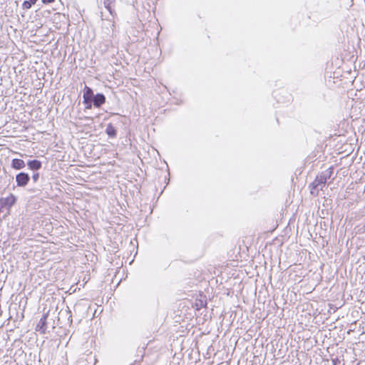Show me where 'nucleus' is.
Segmentation results:
<instances>
[{
	"label": "nucleus",
	"mask_w": 365,
	"mask_h": 365,
	"mask_svg": "<svg viewBox=\"0 0 365 365\" xmlns=\"http://www.w3.org/2000/svg\"><path fill=\"white\" fill-rule=\"evenodd\" d=\"M83 98H85L86 101L88 100V98H91L93 106L97 108H101V106L106 103V96L104 94L101 93L94 94L93 89L87 86L84 87Z\"/></svg>",
	"instance_id": "obj_1"
},
{
	"label": "nucleus",
	"mask_w": 365,
	"mask_h": 365,
	"mask_svg": "<svg viewBox=\"0 0 365 365\" xmlns=\"http://www.w3.org/2000/svg\"><path fill=\"white\" fill-rule=\"evenodd\" d=\"M39 176H40V175H39V173H37V172H36V173H34L33 174V175H32V180H33L34 182H36L38 180V179H39Z\"/></svg>",
	"instance_id": "obj_13"
},
{
	"label": "nucleus",
	"mask_w": 365,
	"mask_h": 365,
	"mask_svg": "<svg viewBox=\"0 0 365 365\" xmlns=\"http://www.w3.org/2000/svg\"><path fill=\"white\" fill-rule=\"evenodd\" d=\"M327 180V177L324 175L317 176L313 182L311 184V193H314V190L317 189L320 185H324Z\"/></svg>",
	"instance_id": "obj_5"
},
{
	"label": "nucleus",
	"mask_w": 365,
	"mask_h": 365,
	"mask_svg": "<svg viewBox=\"0 0 365 365\" xmlns=\"http://www.w3.org/2000/svg\"><path fill=\"white\" fill-rule=\"evenodd\" d=\"M89 99L86 101L85 98H83V103L86 105V109H91L93 106V101L91 100V98H88Z\"/></svg>",
	"instance_id": "obj_12"
},
{
	"label": "nucleus",
	"mask_w": 365,
	"mask_h": 365,
	"mask_svg": "<svg viewBox=\"0 0 365 365\" xmlns=\"http://www.w3.org/2000/svg\"><path fill=\"white\" fill-rule=\"evenodd\" d=\"M42 3L44 4H48L52 2H54L55 0H41Z\"/></svg>",
	"instance_id": "obj_14"
},
{
	"label": "nucleus",
	"mask_w": 365,
	"mask_h": 365,
	"mask_svg": "<svg viewBox=\"0 0 365 365\" xmlns=\"http://www.w3.org/2000/svg\"><path fill=\"white\" fill-rule=\"evenodd\" d=\"M36 1L37 0H25L22 4V8L24 9H29Z\"/></svg>",
	"instance_id": "obj_11"
},
{
	"label": "nucleus",
	"mask_w": 365,
	"mask_h": 365,
	"mask_svg": "<svg viewBox=\"0 0 365 365\" xmlns=\"http://www.w3.org/2000/svg\"><path fill=\"white\" fill-rule=\"evenodd\" d=\"M105 133L109 138H115L117 136V129L112 123H108L106 125Z\"/></svg>",
	"instance_id": "obj_7"
},
{
	"label": "nucleus",
	"mask_w": 365,
	"mask_h": 365,
	"mask_svg": "<svg viewBox=\"0 0 365 365\" xmlns=\"http://www.w3.org/2000/svg\"><path fill=\"white\" fill-rule=\"evenodd\" d=\"M17 201V197L12 193H11L6 197H1L0 198V213L4 211V210H10L12 206H14Z\"/></svg>",
	"instance_id": "obj_2"
},
{
	"label": "nucleus",
	"mask_w": 365,
	"mask_h": 365,
	"mask_svg": "<svg viewBox=\"0 0 365 365\" xmlns=\"http://www.w3.org/2000/svg\"><path fill=\"white\" fill-rule=\"evenodd\" d=\"M15 180L17 187H24L28 185L30 176L26 173L21 172L16 175Z\"/></svg>",
	"instance_id": "obj_3"
},
{
	"label": "nucleus",
	"mask_w": 365,
	"mask_h": 365,
	"mask_svg": "<svg viewBox=\"0 0 365 365\" xmlns=\"http://www.w3.org/2000/svg\"><path fill=\"white\" fill-rule=\"evenodd\" d=\"M207 305V300L205 299V297H200V299H196L193 307L196 310H200L202 307H205Z\"/></svg>",
	"instance_id": "obj_9"
},
{
	"label": "nucleus",
	"mask_w": 365,
	"mask_h": 365,
	"mask_svg": "<svg viewBox=\"0 0 365 365\" xmlns=\"http://www.w3.org/2000/svg\"><path fill=\"white\" fill-rule=\"evenodd\" d=\"M26 165L29 169L32 171H38L42 168L41 161L36 159L28 160Z\"/></svg>",
	"instance_id": "obj_6"
},
{
	"label": "nucleus",
	"mask_w": 365,
	"mask_h": 365,
	"mask_svg": "<svg viewBox=\"0 0 365 365\" xmlns=\"http://www.w3.org/2000/svg\"><path fill=\"white\" fill-rule=\"evenodd\" d=\"M47 317H48V314H43L36 325V330L37 331L40 332L41 334H45L46 331Z\"/></svg>",
	"instance_id": "obj_4"
},
{
	"label": "nucleus",
	"mask_w": 365,
	"mask_h": 365,
	"mask_svg": "<svg viewBox=\"0 0 365 365\" xmlns=\"http://www.w3.org/2000/svg\"><path fill=\"white\" fill-rule=\"evenodd\" d=\"M115 0H103L104 7L108 10V11L112 16H114L115 15V11L112 6V5L115 4Z\"/></svg>",
	"instance_id": "obj_10"
},
{
	"label": "nucleus",
	"mask_w": 365,
	"mask_h": 365,
	"mask_svg": "<svg viewBox=\"0 0 365 365\" xmlns=\"http://www.w3.org/2000/svg\"><path fill=\"white\" fill-rule=\"evenodd\" d=\"M11 166L14 170H21L25 168V162L19 158H14L11 160Z\"/></svg>",
	"instance_id": "obj_8"
}]
</instances>
